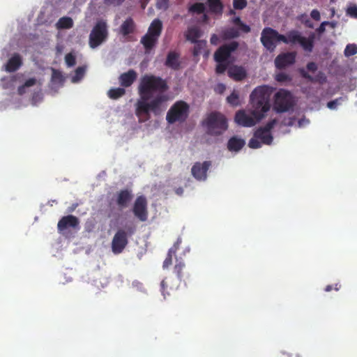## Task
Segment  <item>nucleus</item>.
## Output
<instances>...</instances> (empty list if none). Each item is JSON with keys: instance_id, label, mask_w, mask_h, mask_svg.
Wrapping results in <instances>:
<instances>
[{"instance_id": "nucleus-1", "label": "nucleus", "mask_w": 357, "mask_h": 357, "mask_svg": "<svg viewBox=\"0 0 357 357\" xmlns=\"http://www.w3.org/2000/svg\"><path fill=\"white\" fill-rule=\"evenodd\" d=\"M169 89L165 79L153 75L142 76L138 86V93L141 98L136 104V115L143 121L150 118V112L158 115L162 106L169 100V96L165 93Z\"/></svg>"}, {"instance_id": "nucleus-2", "label": "nucleus", "mask_w": 357, "mask_h": 357, "mask_svg": "<svg viewBox=\"0 0 357 357\" xmlns=\"http://www.w3.org/2000/svg\"><path fill=\"white\" fill-rule=\"evenodd\" d=\"M271 91L266 86L255 88L250 96V103L252 107L251 114L258 120H261L271 108Z\"/></svg>"}, {"instance_id": "nucleus-3", "label": "nucleus", "mask_w": 357, "mask_h": 357, "mask_svg": "<svg viewBox=\"0 0 357 357\" xmlns=\"http://www.w3.org/2000/svg\"><path fill=\"white\" fill-rule=\"evenodd\" d=\"M202 124L206 128V133L212 136H219L228 128L226 117L218 112L208 114Z\"/></svg>"}, {"instance_id": "nucleus-4", "label": "nucleus", "mask_w": 357, "mask_h": 357, "mask_svg": "<svg viewBox=\"0 0 357 357\" xmlns=\"http://www.w3.org/2000/svg\"><path fill=\"white\" fill-rule=\"evenodd\" d=\"M135 229L129 227L126 230L119 229L113 236L111 248L115 255L121 254L128 244V237L135 233Z\"/></svg>"}, {"instance_id": "nucleus-5", "label": "nucleus", "mask_w": 357, "mask_h": 357, "mask_svg": "<svg viewBox=\"0 0 357 357\" xmlns=\"http://www.w3.org/2000/svg\"><path fill=\"white\" fill-rule=\"evenodd\" d=\"M108 38V29L106 22L99 20L93 27L89 38V45L95 49L104 43Z\"/></svg>"}, {"instance_id": "nucleus-6", "label": "nucleus", "mask_w": 357, "mask_h": 357, "mask_svg": "<svg viewBox=\"0 0 357 357\" xmlns=\"http://www.w3.org/2000/svg\"><path fill=\"white\" fill-rule=\"evenodd\" d=\"M261 44L270 52L275 51L277 44L285 40L284 35L280 34L276 30L271 27H265L261 34Z\"/></svg>"}, {"instance_id": "nucleus-7", "label": "nucleus", "mask_w": 357, "mask_h": 357, "mask_svg": "<svg viewBox=\"0 0 357 357\" xmlns=\"http://www.w3.org/2000/svg\"><path fill=\"white\" fill-rule=\"evenodd\" d=\"M189 106L183 101L176 102L167 112L166 119L169 123H174L176 121H183L188 115Z\"/></svg>"}, {"instance_id": "nucleus-8", "label": "nucleus", "mask_w": 357, "mask_h": 357, "mask_svg": "<svg viewBox=\"0 0 357 357\" xmlns=\"http://www.w3.org/2000/svg\"><path fill=\"white\" fill-rule=\"evenodd\" d=\"M294 107V98L291 93L285 90L280 89L274 96V109L278 112L289 111Z\"/></svg>"}, {"instance_id": "nucleus-9", "label": "nucleus", "mask_w": 357, "mask_h": 357, "mask_svg": "<svg viewBox=\"0 0 357 357\" xmlns=\"http://www.w3.org/2000/svg\"><path fill=\"white\" fill-rule=\"evenodd\" d=\"M132 213L141 222H145L148 219V202L144 195L138 196L133 204Z\"/></svg>"}, {"instance_id": "nucleus-10", "label": "nucleus", "mask_w": 357, "mask_h": 357, "mask_svg": "<svg viewBox=\"0 0 357 357\" xmlns=\"http://www.w3.org/2000/svg\"><path fill=\"white\" fill-rule=\"evenodd\" d=\"M238 47V43L236 41L220 46L214 53V60L216 62H227L231 54L236 50Z\"/></svg>"}, {"instance_id": "nucleus-11", "label": "nucleus", "mask_w": 357, "mask_h": 357, "mask_svg": "<svg viewBox=\"0 0 357 357\" xmlns=\"http://www.w3.org/2000/svg\"><path fill=\"white\" fill-rule=\"evenodd\" d=\"M68 229H79V220L77 217L73 215H68L62 217L58 222L57 229L61 234Z\"/></svg>"}, {"instance_id": "nucleus-12", "label": "nucleus", "mask_w": 357, "mask_h": 357, "mask_svg": "<svg viewBox=\"0 0 357 357\" xmlns=\"http://www.w3.org/2000/svg\"><path fill=\"white\" fill-rule=\"evenodd\" d=\"M211 166V161H204V162H195L192 169V175L197 181H205L207 178V172Z\"/></svg>"}, {"instance_id": "nucleus-13", "label": "nucleus", "mask_w": 357, "mask_h": 357, "mask_svg": "<svg viewBox=\"0 0 357 357\" xmlns=\"http://www.w3.org/2000/svg\"><path fill=\"white\" fill-rule=\"evenodd\" d=\"M234 120L238 125L243 127H252L260 121L251 114L250 115L246 114L245 111L243 109L236 113Z\"/></svg>"}, {"instance_id": "nucleus-14", "label": "nucleus", "mask_w": 357, "mask_h": 357, "mask_svg": "<svg viewBox=\"0 0 357 357\" xmlns=\"http://www.w3.org/2000/svg\"><path fill=\"white\" fill-rule=\"evenodd\" d=\"M296 54L294 52L282 53L278 55L275 59V67L278 69H283L294 63Z\"/></svg>"}, {"instance_id": "nucleus-15", "label": "nucleus", "mask_w": 357, "mask_h": 357, "mask_svg": "<svg viewBox=\"0 0 357 357\" xmlns=\"http://www.w3.org/2000/svg\"><path fill=\"white\" fill-rule=\"evenodd\" d=\"M137 77V74L135 70L130 69L126 73H122L119 77V83L123 87L130 86Z\"/></svg>"}, {"instance_id": "nucleus-16", "label": "nucleus", "mask_w": 357, "mask_h": 357, "mask_svg": "<svg viewBox=\"0 0 357 357\" xmlns=\"http://www.w3.org/2000/svg\"><path fill=\"white\" fill-rule=\"evenodd\" d=\"M132 197L130 190L128 189L120 190L117 194L116 204L121 208H126L132 200Z\"/></svg>"}, {"instance_id": "nucleus-17", "label": "nucleus", "mask_w": 357, "mask_h": 357, "mask_svg": "<svg viewBox=\"0 0 357 357\" xmlns=\"http://www.w3.org/2000/svg\"><path fill=\"white\" fill-rule=\"evenodd\" d=\"M227 74L229 77L235 81H241L245 78L247 73L245 69L241 66H233L229 68Z\"/></svg>"}, {"instance_id": "nucleus-18", "label": "nucleus", "mask_w": 357, "mask_h": 357, "mask_svg": "<svg viewBox=\"0 0 357 357\" xmlns=\"http://www.w3.org/2000/svg\"><path fill=\"white\" fill-rule=\"evenodd\" d=\"M185 264L182 259L176 258V264L174 266V273L176 275L179 282L185 281V278H188V274L184 272Z\"/></svg>"}, {"instance_id": "nucleus-19", "label": "nucleus", "mask_w": 357, "mask_h": 357, "mask_svg": "<svg viewBox=\"0 0 357 357\" xmlns=\"http://www.w3.org/2000/svg\"><path fill=\"white\" fill-rule=\"evenodd\" d=\"M178 285L179 284L178 282L172 284L171 278H166L162 280L160 283V290L164 298H166V295H170L171 291L176 290L178 287Z\"/></svg>"}, {"instance_id": "nucleus-20", "label": "nucleus", "mask_w": 357, "mask_h": 357, "mask_svg": "<svg viewBox=\"0 0 357 357\" xmlns=\"http://www.w3.org/2000/svg\"><path fill=\"white\" fill-rule=\"evenodd\" d=\"M22 64L21 56L18 54H14L10 58L5 66V69L7 72H15L20 68Z\"/></svg>"}, {"instance_id": "nucleus-21", "label": "nucleus", "mask_w": 357, "mask_h": 357, "mask_svg": "<svg viewBox=\"0 0 357 357\" xmlns=\"http://www.w3.org/2000/svg\"><path fill=\"white\" fill-rule=\"evenodd\" d=\"M165 66L175 70H178L181 67L179 54L175 52H169L167 56Z\"/></svg>"}, {"instance_id": "nucleus-22", "label": "nucleus", "mask_w": 357, "mask_h": 357, "mask_svg": "<svg viewBox=\"0 0 357 357\" xmlns=\"http://www.w3.org/2000/svg\"><path fill=\"white\" fill-rule=\"evenodd\" d=\"M207 4L211 13L218 16L222 15L224 5L221 0H207Z\"/></svg>"}, {"instance_id": "nucleus-23", "label": "nucleus", "mask_w": 357, "mask_h": 357, "mask_svg": "<svg viewBox=\"0 0 357 357\" xmlns=\"http://www.w3.org/2000/svg\"><path fill=\"white\" fill-rule=\"evenodd\" d=\"M158 38L150 35L149 33H146L142 38H141V43L144 45L146 52L151 51L156 45L158 42Z\"/></svg>"}, {"instance_id": "nucleus-24", "label": "nucleus", "mask_w": 357, "mask_h": 357, "mask_svg": "<svg viewBox=\"0 0 357 357\" xmlns=\"http://www.w3.org/2000/svg\"><path fill=\"white\" fill-rule=\"evenodd\" d=\"M254 136L256 138H259L261 143L267 145H270L273 139L270 132L266 131L259 128L255 132Z\"/></svg>"}, {"instance_id": "nucleus-25", "label": "nucleus", "mask_w": 357, "mask_h": 357, "mask_svg": "<svg viewBox=\"0 0 357 357\" xmlns=\"http://www.w3.org/2000/svg\"><path fill=\"white\" fill-rule=\"evenodd\" d=\"M135 24L131 17L127 18L120 26V33L126 36L134 32Z\"/></svg>"}, {"instance_id": "nucleus-26", "label": "nucleus", "mask_w": 357, "mask_h": 357, "mask_svg": "<svg viewBox=\"0 0 357 357\" xmlns=\"http://www.w3.org/2000/svg\"><path fill=\"white\" fill-rule=\"evenodd\" d=\"M245 144V142L243 139L232 137L228 141L227 149L230 151H238L244 146Z\"/></svg>"}, {"instance_id": "nucleus-27", "label": "nucleus", "mask_w": 357, "mask_h": 357, "mask_svg": "<svg viewBox=\"0 0 357 357\" xmlns=\"http://www.w3.org/2000/svg\"><path fill=\"white\" fill-rule=\"evenodd\" d=\"M201 30L197 26L189 27L185 33V36L187 40L191 43H195L199 40L198 39L201 37Z\"/></svg>"}, {"instance_id": "nucleus-28", "label": "nucleus", "mask_w": 357, "mask_h": 357, "mask_svg": "<svg viewBox=\"0 0 357 357\" xmlns=\"http://www.w3.org/2000/svg\"><path fill=\"white\" fill-rule=\"evenodd\" d=\"M162 30V23L159 19H155L149 27L147 33L159 38Z\"/></svg>"}, {"instance_id": "nucleus-29", "label": "nucleus", "mask_w": 357, "mask_h": 357, "mask_svg": "<svg viewBox=\"0 0 357 357\" xmlns=\"http://www.w3.org/2000/svg\"><path fill=\"white\" fill-rule=\"evenodd\" d=\"M314 35L312 33L308 38L301 36L298 44L302 48L308 52H311L314 47Z\"/></svg>"}, {"instance_id": "nucleus-30", "label": "nucleus", "mask_w": 357, "mask_h": 357, "mask_svg": "<svg viewBox=\"0 0 357 357\" xmlns=\"http://www.w3.org/2000/svg\"><path fill=\"white\" fill-rule=\"evenodd\" d=\"M301 36L298 31L291 30L287 32V35L284 36L285 40L282 42L285 44H296L299 43Z\"/></svg>"}, {"instance_id": "nucleus-31", "label": "nucleus", "mask_w": 357, "mask_h": 357, "mask_svg": "<svg viewBox=\"0 0 357 357\" xmlns=\"http://www.w3.org/2000/svg\"><path fill=\"white\" fill-rule=\"evenodd\" d=\"M300 73L303 78L307 79L308 81H310L311 82H315L317 81H321V80L322 82L326 81V77L324 76V73L321 72H319L316 77L311 76L304 69H301L300 70Z\"/></svg>"}, {"instance_id": "nucleus-32", "label": "nucleus", "mask_w": 357, "mask_h": 357, "mask_svg": "<svg viewBox=\"0 0 357 357\" xmlns=\"http://www.w3.org/2000/svg\"><path fill=\"white\" fill-rule=\"evenodd\" d=\"M56 28L59 29H70L73 26V21L71 17H61L56 22Z\"/></svg>"}, {"instance_id": "nucleus-33", "label": "nucleus", "mask_w": 357, "mask_h": 357, "mask_svg": "<svg viewBox=\"0 0 357 357\" xmlns=\"http://www.w3.org/2000/svg\"><path fill=\"white\" fill-rule=\"evenodd\" d=\"M126 93L123 88H114L109 90L107 94L111 99H118Z\"/></svg>"}, {"instance_id": "nucleus-34", "label": "nucleus", "mask_w": 357, "mask_h": 357, "mask_svg": "<svg viewBox=\"0 0 357 357\" xmlns=\"http://www.w3.org/2000/svg\"><path fill=\"white\" fill-rule=\"evenodd\" d=\"M194 43H195V47H194V50H193V55L195 56H197L199 55L202 52L204 49L206 47V40H197V42H195Z\"/></svg>"}, {"instance_id": "nucleus-35", "label": "nucleus", "mask_w": 357, "mask_h": 357, "mask_svg": "<svg viewBox=\"0 0 357 357\" xmlns=\"http://www.w3.org/2000/svg\"><path fill=\"white\" fill-rule=\"evenodd\" d=\"M239 36V31L238 30L236 29L234 27H231L229 29H227L223 31V37L225 39H232L236 38Z\"/></svg>"}, {"instance_id": "nucleus-36", "label": "nucleus", "mask_w": 357, "mask_h": 357, "mask_svg": "<svg viewBox=\"0 0 357 357\" xmlns=\"http://www.w3.org/2000/svg\"><path fill=\"white\" fill-rule=\"evenodd\" d=\"M227 101L232 106H238L240 105L239 96L236 91H234L227 98Z\"/></svg>"}, {"instance_id": "nucleus-37", "label": "nucleus", "mask_w": 357, "mask_h": 357, "mask_svg": "<svg viewBox=\"0 0 357 357\" xmlns=\"http://www.w3.org/2000/svg\"><path fill=\"white\" fill-rule=\"evenodd\" d=\"M189 11L196 13L197 14H202L205 11V6L202 3H195L189 8Z\"/></svg>"}, {"instance_id": "nucleus-38", "label": "nucleus", "mask_w": 357, "mask_h": 357, "mask_svg": "<svg viewBox=\"0 0 357 357\" xmlns=\"http://www.w3.org/2000/svg\"><path fill=\"white\" fill-rule=\"evenodd\" d=\"M357 53V45L356 44H349L344 49V54L345 56L349 57Z\"/></svg>"}, {"instance_id": "nucleus-39", "label": "nucleus", "mask_w": 357, "mask_h": 357, "mask_svg": "<svg viewBox=\"0 0 357 357\" xmlns=\"http://www.w3.org/2000/svg\"><path fill=\"white\" fill-rule=\"evenodd\" d=\"M85 73V68L84 67L79 66L78 67L75 72V75L72 78L73 82H77L79 81L84 75Z\"/></svg>"}, {"instance_id": "nucleus-40", "label": "nucleus", "mask_w": 357, "mask_h": 357, "mask_svg": "<svg viewBox=\"0 0 357 357\" xmlns=\"http://www.w3.org/2000/svg\"><path fill=\"white\" fill-rule=\"evenodd\" d=\"M247 5V0H233V7L235 10H243Z\"/></svg>"}, {"instance_id": "nucleus-41", "label": "nucleus", "mask_w": 357, "mask_h": 357, "mask_svg": "<svg viewBox=\"0 0 357 357\" xmlns=\"http://www.w3.org/2000/svg\"><path fill=\"white\" fill-rule=\"evenodd\" d=\"M218 64L216 66L215 71L218 74H222L225 72V70L227 69L228 67V63L227 62H217Z\"/></svg>"}, {"instance_id": "nucleus-42", "label": "nucleus", "mask_w": 357, "mask_h": 357, "mask_svg": "<svg viewBox=\"0 0 357 357\" xmlns=\"http://www.w3.org/2000/svg\"><path fill=\"white\" fill-rule=\"evenodd\" d=\"M52 80L54 82H62L63 76L60 71L52 69Z\"/></svg>"}, {"instance_id": "nucleus-43", "label": "nucleus", "mask_w": 357, "mask_h": 357, "mask_svg": "<svg viewBox=\"0 0 357 357\" xmlns=\"http://www.w3.org/2000/svg\"><path fill=\"white\" fill-rule=\"evenodd\" d=\"M175 254L171 253V252H169L168 251L167 255L165 261H163V264H162V268L164 269L168 268L169 267V266L172 265V257Z\"/></svg>"}, {"instance_id": "nucleus-44", "label": "nucleus", "mask_w": 357, "mask_h": 357, "mask_svg": "<svg viewBox=\"0 0 357 357\" xmlns=\"http://www.w3.org/2000/svg\"><path fill=\"white\" fill-rule=\"evenodd\" d=\"M65 61L68 66H73L76 63L75 56L71 53L67 54L66 55Z\"/></svg>"}, {"instance_id": "nucleus-45", "label": "nucleus", "mask_w": 357, "mask_h": 357, "mask_svg": "<svg viewBox=\"0 0 357 357\" xmlns=\"http://www.w3.org/2000/svg\"><path fill=\"white\" fill-rule=\"evenodd\" d=\"M259 138H256V137H252L250 139L249 141V143H248V146L251 149H259L261 147V143L259 141Z\"/></svg>"}, {"instance_id": "nucleus-46", "label": "nucleus", "mask_w": 357, "mask_h": 357, "mask_svg": "<svg viewBox=\"0 0 357 357\" xmlns=\"http://www.w3.org/2000/svg\"><path fill=\"white\" fill-rule=\"evenodd\" d=\"M277 123L276 119H273L270 121H268L265 126L260 127L259 128H261L266 131L270 132L271 130L275 126V125Z\"/></svg>"}, {"instance_id": "nucleus-47", "label": "nucleus", "mask_w": 357, "mask_h": 357, "mask_svg": "<svg viewBox=\"0 0 357 357\" xmlns=\"http://www.w3.org/2000/svg\"><path fill=\"white\" fill-rule=\"evenodd\" d=\"M347 13L351 17L357 18V6H350L347 10Z\"/></svg>"}, {"instance_id": "nucleus-48", "label": "nucleus", "mask_w": 357, "mask_h": 357, "mask_svg": "<svg viewBox=\"0 0 357 357\" xmlns=\"http://www.w3.org/2000/svg\"><path fill=\"white\" fill-rule=\"evenodd\" d=\"M125 0H104V3L106 6H120Z\"/></svg>"}, {"instance_id": "nucleus-49", "label": "nucleus", "mask_w": 357, "mask_h": 357, "mask_svg": "<svg viewBox=\"0 0 357 357\" xmlns=\"http://www.w3.org/2000/svg\"><path fill=\"white\" fill-rule=\"evenodd\" d=\"M169 0H158L156 7L158 9H167L168 7Z\"/></svg>"}, {"instance_id": "nucleus-50", "label": "nucleus", "mask_w": 357, "mask_h": 357, "mask_svg": "<svg viewBox=\"0 0 357 357\" xmlns=\"http://www.w3.org/2000/svg\"><path fill=\"white\" fill-rule=\"evenodd\" d=\"M295 120L294 117L284 118L281 123L284 126H291L294 125Z\"/></svg>"}, {"instance_id": "nucleus-51", "label": "nucleus", "mask_w": 357, "mask_h": 357, "mask_svg": "<svg viewBox=\"0 0 357 357\" xmlns=\"http://www.w3.org/2000/svg\"><path fill=\"white\" fill-rule=\"evenodd\" d=\"M181 243V239L178 238L176 240V241L174 243V244L173 245V246L169 248V252L171 253L176 254V252H177V250L179 248Z\"/></svg>"}, {"instance_id": "nucleus-52", "label": "nucleus", "mask_w": 357, "mask_h": 357, "mask_svg": "<svg viewBox=\"0 0 357 357\" xmlns=\"http://www.w3.org/2000/svg\"><path fill=\"white\" fill-rule=\"evenodd\" d=\"M289 79V77L286 73H280L276 75V80L278 82H285Z\"/></svg>"}, {"instance_id": "nucleus-53", "label": "nucleus", "mask_w": 357, "mask_h": 357, "mask_svg": "<svg viewBox=\"0 0 357 357\" xmlns=\"http://www.w3.org/2000/svg\"><path fill=\"white\" fill-rule=\"evenodd\" d=\"M310 16L313 20L316 21H319L321 18L319 10L316 9H314L311 11Z\"/></svg>"}, {"instance_id": "nucleus-54", "label": "nucleus", "mask_w": 357, "mask_h": 357, "mask_svg": "<svg viewBox=\"0 0 357 357\" xmlns=\"http://www.w3.org/2000/svg\"><path fill=\"white\" fill-rule=\"evenodd\" d=\"M307 69L311 72H315L317 70V66L314 62H309L307 64Z\"/></svg>"}, {"instance_id": "nucleus-55", "label": "nucleus", "mask_w": 357, "mask_h": 357, "mask_svg": "<svg viewBox=\"0 0 357 357\" xmlns=\"http://www.w3.org/2000/svg\"><path fill=\"white\" fill-rule=\"evenodd\" d=\"M36 84V78H29L24 82V85L25 86V87H30V86L35 85Z\"/></svg>"}, {"instance_id": "nucleus-56", "label": "nucleus", "mask_w": 357, "mask_h": 357, "mask_svg": "<svg viewBox=\"0 0 357 357\" xmlns=\"http://www.w3.org/2000/svg\"><path fill=\"white\" fill-rule=\"evenodd\" d=\"M238 27L239 29L244 33H249L250 31V27L243 22H242Z\"/></svg>"}, {"instance_id": "nucleus-57", "label": "nucleus", "mask_w": 357, "mask_h": 357, "mask_svg": "<svg viewBox=\"0 0 357 357\" xmlns=\"http://www.w3.org/2000/svg\"><path fill=\"white\" fill-rule=\"evenodd\" d=\"M340 285L339 284H335L334 287L332 285H327L325 288V291H330L333 289H335V291H338L340 289Z\"/></svg>"}, {"instance_id": "nucleus-58", "label": "nucleus", "mask_w": 357, "mask_h": 357, "mask_svg": "<svg viewBox=\"0 0 357 357\" xmlns=\"http://www.w3.org/2000/svg\"><path fill=\"white\" fill-rule=\"evenodd\" d=\"M210 41L212 45H216L219 42V38L216 34H213L211 37Z\"/></svg>"}, {"instance_id": "nucleus-59", "label": "nucleus", "mask_w": 357, "mask_h": 357, "mask_svg": "<svg viewBox=\"0 0 357 357\" xmlns=\"http://www.w3.org/2000/svg\"><path fill=\"white\" fill-rule=\"evenodd\" d=\"M232 22L235 25L239 26L243 22L241 21V20L239 17H236L233 18Z\"/></svg>"}, {"instance_id": "nucleus-60", "label": "nucleus", "mask_w": 357, "mask_h": 357, "mask_svg": "<svg viewBox=\"0 0 357 357\" xmlns=\"http://www.w3.org/2000/svg\"><path fill=\"white\" fill-rule=\"evenodd\" d=\"M327 24H328L327 22H322L321 24V25L319 26V27L317 29V31L319 33H323L324 31H325V25Z\"/></svg>"}, {"instance_id": "nucleus-61", "label": "nucleus", "mask_w": 357, "mask_h": 357, "mask_svg": "<svg viewBox=\"0 0 357 357\" xmlns=\"http://www.w3.org/2000/svg\"><path fill=\"white\" fill-rule=\"evenodd\" d=\"M337 105V102L335 100L330 101L328 102L327 106L330 109H335Z\"/></svg>"}, {"instance_id": "nucleus-62", "label": "nucleus", "mask_w": 357, "mask_h": 357, "mask_svg": "<svg viewBox=\"0 0 357 357\" xmlns=\"http://www.w3.org/2000/svg\"><path fill=\"white\" fill-rule=\"evenodd\" d=\"M25 86L23 84L22 86H20L17 89L18 94L23 95L25 93Z\"/></svg>"}, {"instance_id": "nucleus-63", "label": "nucleus", "mask_w": 357, "mask_h": 357, "mask_svg": "<svg viewBox=\"0 0 357 357\" xmlns=\"http://www.w3.org/2000/svg\"><path fill=\"white\" fill-rule=\"evenodd\" d=\"M175 192L176 195L181 196L183 193V189L182 187H179L175 189Z\"/></svg>"}, {"instance_id": "nucleus-64", "label": "nucleus", "mask_w": 357, "mask_h": 357, "mask_svg": "<svg viewBox=\"0 0 357 357\" xmlns=\"http://www.w3.org/2000/svg\"><path fill=\"white\" fill-rule=\"evenodd\" d=\"M218 89H220V92L222 93L225 90V87L223 84H219Z\"/></svg>"}]
</instances>
